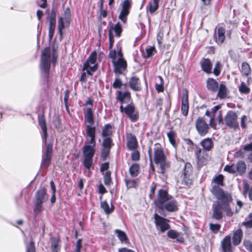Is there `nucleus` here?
Wrapping results in <instances>:
<instances>
[{"instance_id":"1","label":"nucleus","mask_w":252,"mask_h":252,"mask_svg":"<svg viewBox=\"0 0 252 252\" xmlns=\"http://www.w3.org/2000/svg\"><path fill=\"white\" fill-rule=\"evenodd\" d=\"M211 192L217 199L216 204L213 208V218L217 220H221L222 218V211L227 216L232 217L234 213L231 207L232 202L231 195L218 186H214Z\"/></svg>"},{"instance_id":"2","label":"nucleus","mask_w":252,"mask_h":252,"mask_svg":"<svg viewBox=\"0 0 252 252\" xmlns=\"http://www.w3.org/2000/svg\"><path fill=\"white\" fill-rule=\"evenodd\" d=\"M95 127L86 126V140L82 151V163L88 171L94 169L93 157L95 153Z\"/></svg>"},{"instance_id":"3","label":"nucleus","mask_w":252,"mask_h":252,"mask_svg":"<svg viewBox=\"0 0 252 252\" xmlns=\"http://www.w3.org/2000/svg\"><path fill=\"white\" fill-rule=\"evenodd\" d=\"M57 55L53 49L52 59L51 57V49L49 47H46L42 52L40 68L41 69L45 72H48L51 65V62L52 61L53 64H55L57 62Z\"/></svg>"},{"instance_id":"4","label":"nucleus","mask_w":252,"mask_h":252,"mask_svg":"<svg viewBox=\"0 0 252 252\" xmlns=\"http://www.w3.org/2000/svg\"><path fill=\"white\" fill-rule=\"evenodd\" d=\"M154 161L156 164L159 165L161 170V173L163 174L165 170L169 167V162L166 159V157L163 151L162 146L157 143L154 147Z\"/></svg>"},{"instance_id":"5","label":"nucleus","mask_w":252,"mask_h":252,"mask_svg":"<svg viewBox=\"0 0 252 252\" xmlns=\"http://www.w3.org/2000/svg\"><path fill=\"white\" fill-rule=\"evenodd\" d=\"M48 199L45 189H42L38 190L35 194V201L34 206V212L38 214L42 210V204L46 202Z\"/></svg>"},{"instance_id":"6","label":"nucleus","mask_w":252,"mask_h":252,"mask_svg":"<svg viewBox=\"0 0 252 252\" xmlns=\"http://www.w3.org/2000/svg\"><path fill=\"white\" fill-rule=\"evenodd\" d=\"M97 53L95 51L92 52L84 64L83 70H86L87 74L92 75L97 69V64L96 63Z\"/></svg>"},{"instance_id":"7","label":"nucleus","mask_w":252,"mask_h":252,"mask_svg":"<svg viewBox=\"0 0 252 252\" xmlns=\"http://www.w3.org/2000/svg\"><path fill=\"white\" fill-rule=\"evenodd\" d=\"M172 198V196L166 190L160 189L158 191V197L154 203L158 208L163 209V205Z\"/></svg>"},{"instance_id":"8","label":"nucleus","mask_w":252,"mask_h":252,"mask_svg":"<svg viewBox=\"0 0 252 252\" xmlns=\"http://www.w3.org/2000/svg\"><path fill=\"white\" fill-rule=\"evenodd\" d=\"M237 118V115L235 112L229 111L224 118V123L228 127L236 129L239 125Z\"/></svg>"},{"instance_id":"9","label":"nucleus","mask_w":252,"mask_h":252,"mask_svg":"<svg viewBox=\"0 0 252 252\" xmlns=\"http://www.w3.org/2000/svg\"><path fill=\"white\" fill-rule=\"evenodd\" d=\"M196 129L201 136L205 135L209 131V127L208 124L202 117H199L195 122Z\"/></svg>"},{"instance_id":"10","label":"nucleus","mask_w":252,"mask_h":252,"mask_svg":"<svg viewBox=\"0 0 252 252\" xmlns=\"http://www.w3.org/2000/svg\"><path fill=\"white\" fill-rule=\"evenodd\" d=\"M131 0H125L122 3V8L121 9L120 14L119 16V18L124 24L126 23L127 16L129 14V9L131 7Z\"/></svg>"},{"instance_id":"11","label":"nucleus","mask_w":252,"mask_h":252,"mask_svg":"<svg viewBox=\"0 0 252 252\" xmlns=\"http://www.w3.org/2000/svg\"><path fill=\"white\" fill-rule=\"evenodd\" d=\"M154 219L156 225L160 227V231L162 232L169 229L170 226L168 223L169 220L167 219L159 216L157 214L154 215Z\"/></svg>"},{"instance_id":"12","label":"nucleus","mask_w":252,"mask_h":252,"mask_svg":"<svg viewBox=\"0 0 252 252\" xmlns=\"http://www.w3.org/2000/svg\"><path fill=\"white\" fill-rule=\"evenodd\" d=\"M125 113L131 122H135L138 120V113L135 111V107L132 103L128 104L125 107Z\"/></svg>"},{"instance_id":"13","label":"nucleus","mask_w":252,"mask_h":252,"mask_svg":"<svg viewBox=\"0 0 252 252\" xmlns=\"http://www.w3.org/2000/svg\"><path fill=\"white\" fill-rule=\"evenodd\" d=\"M114 65V71L116 74H123L126 69L127 63L125 60L118 59L117 61H112Z\"/></svg>"},{"instance_id":"14","label":"nucleus","mask_w":252,"mask_h":252,"mask_svg":"<svg viewBox=\"0 0 252 252\" xmlns=\"http://www.w3.org/2000/svg\"><path fill=\"white\" fill-rule=\"evenodd\" d=\"M52 153V145L48 144L46 146V152L42 156V160L41 166L43 168H47L50 164L51 155Z\"/></svg>"},{"instance_id":"15","label":"nucleus","mask_w":252,"mask_h":252,"mask_svg":"<svg viewBox=\"0 0 252 252\" xmlns=\"http://www.w3.org/2000/svg\"><path fill=\"white\" fill-rule=\"evenodd\" d=\"M225 29L222 27H219L214 35V40L219 45L221 44L225 39Z\"/></svg>"},{"instance_id":"16","label":"nucleus","mask_w":252,"mask_h":252,"mask_svg":"<svg viewBox=\"0 0 252 252\" xmlns=\"http://www.w3.org/2000/svg\"><path fill=\"white\" fill-rule=\"evenodd\" d=\"M189 98L188 94L187 91L184 92L182 96V113L184 116H187L189 112Z\"/></svg>"},{"instance_id":"17","label":"nucleus","mask_w":252,"mask_h":252,"mask_svg":"<svg viewBox=\"0 0 252 252\" xmlns=\"http://www.w3.org/2000/svg\"><path fill=\"white\" fill-rule=\"evenodd\" d=\"M191 172V165L189 163L185 164L183 180L186 185L189 186L191 184V180L189 179V175Z\"/></svg>"},{"instance_id":"18","label":"nucleus","mask_w":252,"mask_h":252,"mask_svg":"<svg viewBox=\"0 0 252 252\" xmlns=\"http://www.w3.org/2000/svg\"><path fill=\"white\" fill-rule=\"evenodd\" d=\"M163 209L169 212H176L178 210V203L175 199H171L163 205Z\"/></svg>"},{"instance_id":"19","label":"nucleus","mask_w":252,"mask_h":252,"mask_svg":"<svg viewBox=\"0 0 252 252\" xmlns=\"http://www.w3.org/2000/svg\"><path fill=\"white\" fill-rule=\"evenodd\" d=\"M129 86L134 91H140L141 89L139 79L135 76L131 77L129 80Z\"/></svg>"},{"instance_id":"20","label":"nucleus","mask_w":252,"mask_h":252,"mask_svg":"<svg viewBox=\"0 0 252 252\" xmlns=\"http://www.w3.org/2000/svg\"><path fill=\"white\" fill-rule=\"evenodd\" d=\"M221 246L223 252H231V236L230 235L225 236L221 243Z\"/></svg>"},{"instance_id":"21","label":"nucleus","mask_w":252,"mask_h":252,"mask_svg":"<svg viewBox=\"0 0 252 252\" xmlns=\"http://www.w3.org/2000/svg\"><path fill=\"white\" fill-rule=\"evenodd\" d=\"M39 125L42 130V143L43 144H46L47 133V127L45 118L43 117H41L39 118L38 120Z\"/></svg>"},{"instance_id":"22","label":"nucleus","mask_w":252,"mask_h":252,"mask_svg":"<svg viewBox=\"0 0 252 252\" xmlns=\"http://www.w3.org/2000/svg\"><path fill=\"white\" fill-rule=\"evenodd\" d=\"M202 70L206 73H210L212 71V63L209 59H202L200 62Z\"/></svg>"},{"instance_id":"23","label":"nucleus","mask_w":252,"mask_h":252,"mask_svg":"<svg viewBox=\"0 0 252 252\" xmlns=\"http://www.w3.org/2000/svg\"><path fill=\"white\" fill-rule=\"evenodd\" d=\"M85 122L89 124L87 126H93L94 124V119L93 117V114L92 108L91 107H88L86 108V111L84 113Z\"/></svg>"},{"instance_id":"24","label":"nucleus","mask_w":252,"mask_h":252,"mask_svg":"<svg viewBox=\"0 0 252 252\" xmlns=\"http://www.w3.org/2000/svg\"><path fill=\"white\" fill-rule=\"evenodd\" d=\"M243 236V233L241 229H238L234 231L232 237V241L235 246H237L240 244Z\"/></svg>"},{"instance_id":"25","label":"nucleus","mask_w":252,"mask_h":252,"mask_svg":"<svg viewBox=\"0 0 252 252\" xmlns=\"http://www.w3.org/2000/svg\"><path fill=\"white\" fill-rule=\"evenodd\" d=\"M117 98L121 103H128L130 99V94L128 92L123 93L121 91H118Z\"/></svg>"},{"instance_id":"26","label":"nucleus","mask_w":252,"mask_h":252,"mask_svg":"<svg viewBox=\"0 0 252 252\" xmlns=\"http://www.w3.org/2000/svg\"><path fill=\"white\" fill-rule=\"evenodd\" d=\"M201 146L203 147L204 151H209L213 147V142L209 138H205L200 142Z\"/></svg>"},{"instance_id":"27","label":"nucleus","mask_w":252,"mask_h":252,"mask_svg":"<svg viewBox=\"0 0 252 252\" xmlns=\"http://www.w3.org/2000/svg\"><path fill=\"white\" fill-rule=\"evenodd\" d=\"M207 87L208 90L215 92L217 91L219 84L215 79L210 78L207 81Z\"/></svg>"},{"instance_id":"28","label":"nucleus","mask_w":252,"mask_h":252,"mask_svg":"<svg viewBox=\"0 0 252 252\" xmlns=\"http://www.w3.org/2000/svg\"><path fill=\"white\" fill-rule=\"evenodd\" d=\"M236 173L242 175L244 174L246 171V164L245 162L242 160L238 161L236 164Z\"/></svg>"},{"instance_id":"29","label":"nucleus","mask_w":252,"mask_h":252,"mask_svg":"<svg viewBox=\"0 0 252 252\" xmlns=\"http://www.w3.org/2000/svg\"><path fill=\"white\" fill-rule=\"evenodd\" d=\"M109 24L111 25V27L109 30H111L112 32L113 31L115 33L116 36L119 37L122 32V28L120 24L118 23L116 25H113L110 22Z\"/></svg>"},{"instance_id":"30","label":"nucleus","mask_w":252,"mask_h":252,"mask_svg":"<svg viewBox=\"0 0 252 252\" xmlns=\"http://www.w3.org/2000/svg\"><path fill=\"white\" fill-rule=\"evenodd\" d=\"M137 144V141L135 136L131 134L128 137L127 146L130 150H134Z\"/></svg>"},{"instance_id":"31","label":"nucleus","mask_w":252,"mask_h":252,"mask_svg":"<svg viewBox=\"0 0 252 252\" xmlns=\"http://www.w3.org/2000/svg\"><path fill=\"white\" fill-rule=\"evenodd\" d=\"M218 97L220 99L226 97L227 95V89L225 85L220 84L218 87Z\"/></svg>"},{"instance_id":"32","label":"nucleus","mask_w":252,"mask_h":252,"mask_svg":"<svg viewBox=\"0 0 252 252\" xmlns=\"http://www.w3.org/2000/svg\"><path fill=\"white\" fill-rule=\"evenodd\" d=\"M139 165L137 163H133L129 168V172L130 175L135 177L138 176L139 173Z\"/></svg>"},{"instance_id":"33","label":"nucleus","mask_w":252,"mask_h":252,"mask_svg":"<svg viewBox=\"0 0 252 252\" xmlns=\"http://www.w3.org/2000/svg\"><path fill=\"white\" fill-rule=\"evenodd\" d=\"M101 207L107 215L111 214L114 209V206L111 204V207H110L109 205L106 201L101 202Z\"/></svg>"},{"instance_id":"34","label":"nucleus","mask_w":252,"mask_h":252,"mask_svg":"<svg viewBox=\"0 0 252 252\" xmlns=\"http://www.w3.org/2000/svg\"><path fill=\"white\" fill-rule=\"evenodd\" d=\"M156 90L159 92H162L164 90L163 80L161 76H158L156 79V83L155 85Z\"/></svg>"},{"instance_id":"35","label":"nucleus","mask_w":252,"mask_h":252,"mask_svg":"<svg viewBox=\"0 0 252 252\" xmlns=\"http://www.w3.org/2000/svg\"><path fill=\"white\" fill-rule=\"evenodd\" d=\"M115 231L117 234V236L119 240L122 242L127 243L128 242V240L125 232L119 229H116Z\"/></svg>"},{"instance_id":"36","label":"nucleus","mask_w":252,"mask_h":252,"mask_svg":"<svg viewBox=\"0 0 252 252\" xmlns=\"http://www.w3.org/2000/svg\"><path fill=\"white\" fill-rule=\"evenodd\" d=\"M251 72V69L249 64L246 62L243 63L241 66L242 73L245 76H248Z\"/></svg>"},{"instance_id":"37","label":"nucleus","mask_w":252,"mask_h":252,"mask_svg":"<svg viewBox=\"0 0 252 252\" xmlns=\"http://www.w3.org/2000/svg\"><path fill=\"white\" fill-rule=\"evenodd\" d=\"M112 133V130L111 125L109 124L105 125L102 131V136L103 137H106L111 135Z\"/></svg>"},{"instance_id":"38","label":"nucleus","mask_w":252,"mask_h":252,"mask_svg":"<svg viewBox=\"0 0 252 252\" xmlns=\"http://www.w3.org/2000/svg\"><path fill=\"white\" fill-rule=\"evenodd\" d=\"M202 152V150L200 148L197 149L195 152V156L197 159L198 162L201 164L204 163L205 160V158L201 155Z\"/></svg>"},{"instance_id":"39","label":"nucleus","mask_w":252,"mask_h":252,"mask_svg":"<svg viewBox=\"0 0 252 252\" xmlns=\"http://www.w3.org/2000/svg\"><path fill=\"white\" fill-rule=\"evenodd\" d=\"M158 8V4L154 3V2L150 1L148 3L147 9L149 11L151 14H153L157 11Z\"/></svg>"},{"instance_id":"40","label":"nucleus","mask_w":252,"mask_h":252,"mask_svg":"<svg viewBox=\"0 0 252 252\" xmlns=\"http://www.w3.org/2000/svg\"><path fill=\"white\" fill-rule=\"evenodd\" d=\"M125 182L127 188H135L137 186V180L126 179Z\"/></svg>"},{"instance_id":"41","label":"nucleus","mask_w":252,"mask_h":252,"mask_svg":"<svg viewBox=\"0 0 252 252\" xmlns=\"http://www.w3.org/2000/svg\"><path fill=\"white\" fill-rule=\"evenodd\" d=\"M26 252H36L34 242L31 239L29 244L26 245Z\"/></svg>"},{"instance_id":"42","label":"nucleus","mask_w":252,"mask_h":252,"mask_svg":"<svg viewBox=\"0 0 252 252\" xmlns=\"http://www.w3.org/2000/svg\"><path fill=\"white\" fill-rule=\"evenodd\" d=\"M167 136L170 143L174 146L175 147L176 141L175 140V132L173 130H170L167 133Z\"/></svg>"},{"instance_id":"43","label":"nucleus","mask_w":252,"mask_h":252,"mask_svg":"<svg viewBox=\"0 0 252 252\" xmlns=\"http://www.w3.org/2000/svg\"><path fill=\"white\" fill-rule=\"evenodd\" d=\"M112 140L110 137H106L104 139L102 143L103 148L110 149L112 146Z\"/></svg>"},{"instance_id":"44","label":"nucleus","mask_w":252,"mask_h":252,"mask_svg":"<svg viewBox=\"0 0 252 252\" xmlns=\"http://www.w3.org/2000/svg\"><path fill=\"white\" fill-rule=\"evenodd\" d=\"M146 57L150 58L156 53V50L154 46H150L146 49Z\"/></svg>"},{"instance_id":"45","label":"nucleus","mask_w":252,"mask_h":252,"mask_svg":"<svg viewBox=\"0 0 252 252\" xmlns=\"http://www.w3.org/2000/svg\"><path fill=\"white\" fill-rule=\"evenodd\" d=\"M235 164H232L230 165H227L224 168V171H227L231 174L236 173Z\"/></svg>"},{"instance_id":"46","label":"nucleus","mask_w":252,"mask_h":252,"mask_svg":"<svg viewBox=\"0 0 252 252\" xmlns=\"http://www.w3.org/2000/svg\"><path fill=\"white\" fill-rule=\"evenodd\" d=\"M239 91L243 94H247L250 92V89L244 83H242L239 88Z\"/></svg>"},{"instance_id":"47","label":"nucleus","mask_w":252,"mask_h":252,"mask_svg":"<svg viewBox=\"0 0 252 252\" xmlns=\"http://www.w3.org/2000/svg\"><path fill=\"white\" fill-rule=\"evenodd\" d=\"M223 176L221 174H220L216 176L214 180V182L218 185L217 186L219 187H220L219 186H222L223 185Z\"/></svg>"},{"instance_id":"48","label":"nucleus","mask_w":252,"mask_h":252,"mask_svg":"<svg viewBox=\"0 0 252 252\" xmlns=\"http://www.w3.org/2000/svg\"><path fill=\"white\" fill-rule=\"evenodd\" d=\"M209 226L210 229L214 233H217L220 228V225L219 224L210 223Z\"/></svg>"},{"instance_id":"49","label":"nucleus","mask_w":252,"mask_h":252,"mask_svg":"<svg viewBox=\"0 0 252 252\" xmlns=\"http://www.w3.org/2000/svg\"><path fill=\"white\" fill-rule=\"evenodd\" d=\"M243 245L246 249L250 252H252V242L250 240H244Z\"/></svg>"},{"instance_id":"50","label":"nucleus","mask_w":252,"mask_h":252,"mask_svg":"<svg viewBox=\"0 0 252 252\" xmlns=\"http://www.w3.org/2000/svg\"><path fill=\"white\" fill-rule=\"evenodd\" d=\"M139 152L138 151L134 149L131 153V159L133 161H137L139 159Z\"/></svg>"},{"instance_id":"51","label":"nucleus","mask_w":252,"mask_h":252,"mask_svg":"<svg viewBox=\"0 0 252 252\" xmlns=\"http://www.w3.org/2000/svg\"><path fill=\"white\" fill-rule=\"evenodd\" d=\"M109 48L112 49L113 45L114 42V35L112 33L111 30H109Z\"/></svg>"},{"instance_id":"52","label":"nucleus","mask_w":252,"mask_h":252,"mask_svg":"<svg viewBox=\"0 0 252 252\" xmlns=\"http://www.w3.org/2000/svg\"><path fill=\"white\" fill-rule=\"evenodd\" d=\"M179 235V233L174 230H170L167 232V236L172 239H175Z\"/></svg>"},{"instance_id":"53","label":"nucleus","mask_w":252,"mask_h":252,"mask_svg":"<svg viewBox=\"0 0 252 252\" xmlns=\"http://www.w3.org/2000/svg\"><path fill=\"white\" fill-rule=\"evenodd\" d=\"M122 85V83L119 78H116L113 82V87L115 89L120 88Z\"/></svg>"},{"instance_id":"54","label":"nucleus","mask_w":252,"mask_h":252,"mask_svg":"<svg viewBox=\"0 0 252 252\" xmlns=\"http://www.w3.org/2000/svg\"><path fill=\"white\" fill-rule=\"evenodd\" d=\"M249 218H250V220L247 221H244L243 222V225H244V226H245L247 227L251 228V227H252V213L249 214Z\"/></svg>"},{"instance_id":"55","label":"nucleus","mask_w":252,"mask_h":252,"mask_svg":"<svg viewBox=\"0 0 252 252\" xmlns=\"http://www.w3.org/2000/svg\"><path fill=\"white\" fill-rule=\"evenodd\" d=\"M64 28L63 19L60 17L58 21V30L61 35L62 34V30Z\"/></svg>"},{"instance_id":"56","label":"nucleus","mask_w":252,"mask_h":252,"mask_svg":"<svg viewBox=\"0 0 252 252\" xmlns=\"http://www.w3.org/2000/svg\"><path fill=\"white\" fill-rule=\"evenodd\" d=\"M104 182L106 185H109L110 184L111 179L110 177V173L109 172H106L104 177Z\"/></svg>"},{"instance_id":"57","label":"nucleus","mask_w":252,"mask_h":252,"mask_svg":"<svg viewBox=\"0 0 252 252\" xmlns=\"http://www.w3.org/2000/svg\"><path fill=\"white\" fill-rule=\"evenodd\" d=\"M221 65L219 62H217L214 68L213 73L214 74L218 76L220 73V68Z\"/></svg>"},{"instance_id":"58","label":"nucleus","mask_w":252,"mask_h":252,"mask_svg":"<svg viewBox=\"0 0 252 252\" xmlns=\"http://www.w3.org/2000/svg\"><path fill=\"white\" fill-rule=\"evenodd\" d=\"M110 153V149L103 148L101 151V157L103 159H105Z\"/></svg>"},{"instance_id":"59","label":"nucleus","mask_w":252,"mask_h":252,"mask_svg":"<svg viewBox=\"0 0 252 252\" xmlns=\"http://www.w3.org/2000/svg\"><path fill=\"white\" fill-rule=\"evenodd\" d=\"M52 249H56V248H60V245H59V239L57 238H55L53 239L52 242Z\"/></svg>"},{"instance_id":"60","label":"nucleus","mask_w":252,"mask_h":252,"mask_svg":"<svg viewBox=\"0 0 252 252\" xmlns=\"http://www.w3.org/2000/svg\"><path fill=\"white\" fill-rule=\"evenodd\" d=\"M82 248V239H79L76 243L75 252H81V249Z\"/></svg>"},{"instance_id":"61","label":"nucleus","mask_w":252,"mask_h":252,"mask_svg":"<svg viewBox=\"0 0 252 252\" xmlns=\"http://www.w3.org/2000/svg\"><path fill=\"white\" fill-rule=\"evenodd\" d=\"M117 52L115 50H111L109 53V57L112 59V61H116Z\"/></svg>"},{"instance_id":"62","label":"nucleus","mask_w":252,"mask_h":252,"mask_svg":"<svg viewBox=\"0 0 252 252\" xmlns=\"http://www.w3.org/2000/svg\"><path fill=\"white\" fill-rule=\"evenodd\" d=\"M37 3L39 6L45 8L47 6V0H40L37 1Z\"/></svg>"},{"instance_id":"63","label":"nucleus","mask_w":252,"mask_h":252,"mask_svg":"<svg viewBox=\"0 0 252 252\" xmlns=\"http://www.w3.org/2000/svg\"><path fill=\"white\" fill-rule=\"evenodd\" d=\"M247 120V117L246 116H243L241 120V126L242 128H244L246 127V122Z\"/></svg>"},{"instance_id":"64","label":"nucleus","mask_w":252,"mask_h":252,"mask_svg":"<svg viewBox=\"0 0 252 252\" xmlns=\"http://www.w3.org/2000/svg\"><path fill=\"white\" fill-rule=\"evenodd\" d=\"M243 149L246 151H252V142L245 145L244 146Z\"/></svg>"}]
</instances>
